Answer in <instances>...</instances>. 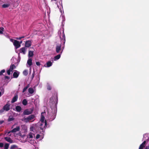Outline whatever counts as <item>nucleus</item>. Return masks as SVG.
Returning a JSON list of instances; mask_svg holds the SVG:
<instances>
[{"mask_svg": "<svg viewBox=\"0 0 149 149\" xmlns=\"http://www.w3.org/2000/svg\"><path fill=\"white\" fill-rule=\"evenodd\" d=\"M16 40L13 39L12 38H11L10 39V41L11 42H13V43L15 41V40Z\"/></svg>", "mask_w": 149, "mask_h": 149, "instance_id": "ea45409f", "label": "nucleus"}, {"mask_svg": "<svg viewBox=\"0 0 149 149\" xmlns=\"http://www.w3.org/2000/svg\"><path fill=\"white\" fill-rule=\"evenodd\" d=\"M4 122V120H0V124H2Z\"/></svg>", "mask_w": 149, "mask_h": 149, "instance_id": "a18cd8bd", "label": "nucleus"}, {"mask_svg": "<svg viewBox=\"0 0 149 149\" xmlns=\"http://www.w3.org/2000/svg\"><path fill=\"white\" fill-rule=\"evenodd\" d=\"M45 119V117L42 115H41V122L40 123V125H43L44 123V120Z\"/></svg>", "mask_w": 149, "mask_h": 149, "instance_id": "2eb2a0df", "label": "nucleus"}, {"mask_svg": "<svg viewBox=\"0 0 149 149\" xmlns=\"http://www.w3.org/2000/svg\"><path fill=\"white\" fill-rule=\"evenodd\" d=\"M11 132H11V131H10L8 132V134H9Z\"/></svg>", "mask_w": 149, "mask_h": 149, "instance_id": "3c124183", "label": "nucleus"}, {"mask_svg": "<svg viewBox=\"0 0 149 149\" xmlns=\"http://www.w3.org/2000/svg\"><path fill=\"white\" fill-rule=\"evenodd\" d=\"M10 5L9 4H3L2 5V7L3 8H6L8 7Z\"/></svg>", "mask_w": 149, "mask_h": 149, "instance_id": "393cba45", "label": "nucleus"}, {"mask_svg": "<svg viewBox=\"0 0 149 149\" xmlns=\"http://www.w3.org/2000/svg\"><path fill=\"white\" fill-rule=\"evenodd\" d=\"M31 45V42L30 40L26 41L25 43V47H30Z\"/></svg>", "mask_w": 149, "mask_h": 149, "instance_id": "0eeeda50", "label": "nucleus"}, {"mask_svg": "<svg viewBox=\"0 0 149 149\" xmlns=\"http://www.w3.org/2000/svg\"><path fill=\"white\" fill-rule=\"evenodd\" d=\"M10 105L9 104H6L3 107L5 111H8L10 109Z\"/></svg>", "mask_w": 149, "mask_h": 149, "instance_id": "423d86ee", "label": "nucleus"}, {"mask_svg": "<svg viewBox=\"0 0 149 149\" xmlns=\"http://www.w3.org/2000/svg\"><path fill=\"white\" fill-rule=\"evenodd\" d=\"M4 28L2 27H0V34H2L3 32V31Z\"/></svg>", "mask_w": 149, "mask_h": 149, "instance_id": "7c9ffc66", "label": "nucleus"}, {"mask_svg": "<svg viewBox=\"0 0 149 149\" xmlns=\"http://www.w3.org/2000/svg\"><path fill=\"white\" fill-rule=\"evenodd\" d=\"M15 109L17 111L20 112L22 110V108L20 106H17L15 107Z\"/></svg>", "mask_w": 149, "mask_h": 149, "instance_id": "dca6fc26", "label": "nucleus"}, {"mask_svg": "<svg viewBox=\"0 0 149 149\" xmlns=\"http://www.w3.org/2000/svg\"><path fill=\"white\" fill-rule=\"evenodd\" d=\"M3 146V143H0V147L2 148Z\"/></svg>", "mask_w": 149, "mask_h": 149, "instance_id": "a19ab883", "label": "nucleus"}, {"mask_svg": "<svg viewBox=\"0 0 149 149\" xmlns=\"http://www.w3.org/2000/svg\"><path fill=\"white\" fill-rule=\"evenodd\" d=\"M4 139L6 141L10 143H12L13 142V140L11 139L10 137H6L4 138Z\"/></svg>", "mask_w": 149, "mask_h": 149, "instance_id": "ddd939ff", "label": "nucleus"}, {"mask_svg": "<svg viewBox=\"0 0 149 149\" xmlns=\"http://www.w3.org/2000/svg\"><path fill=\"white\" fill-rule=\"evenodd\" d=\"M145 149H149V146H146Z\"/></svg>", "mask_w": 149, "mask_h": 149, "instance_id": "09e8293b", "label": "nucleus"}, {"mask_svg": "<svg viewBox=\"0 0 149 149\" xmlns=\"http://www.w3.org/2000/svg\"><path fill=\"white\" fill-rule=\"evenodd\" d=\"M18 98V96L17 95H16L13 98L12 100L11 101V102L12 103H13L15 102H16Z\"/></svg>", "mask_w": 149, "mask_h": 149, "instance_id": "9b49d317", "label": "nucleus"}, {"mask_svg": "<svg viewBox=\"0 0 149 149\" xmlns=\"http://www.w3.org/2000/svg\"><path fill=\"white\" fill-rule=\"evenodd\" d=\"M25 37L24 36H23L22 37H17L16 38H15L17 39V40H20L21 39L24 38Z\"/></svg>", "mask_w": 149, "mask_h": 149, "instance_id": "f704fd0d", "label": "nucleus"}, {"mask_svg": "<svg viewBox=\"0 0 149 149\" xmlns=\"http://www.w3.org/2000/svg\"><path fill=\"white\" fill-rule=\"evenodd\" d=\"M61 45L59 44L57 45L56 47V52L57 53H59L61 50Z\"/></svg>", "mask_w": 149, "mask_h": 149, "instance_id": "1a4fd4ad", "label": "nucleus"}, {"mask_svg": "<svg viewBox=\"0 0 149 149\" xmlns=\"http://www.w3.org/2000/svg\"><path fill=\"white\" fill-rule=\"evenodd\" d=\"M35 117L34 115H31L29 116L27 118H24V120L25 122H27L32 120Z\"/></svg>", "mask_w": 149, "mask_h": 149, "instance_id": "7ed1b4c3", "label": "nucleus"}, {"mask_svg": "<svg viewBox=\"0 0 149 149\" xmlns=\"http://www.w3.org/2000/svg\"><path fill=\"white\" fill-rule=\"evenodd\" d=\"M4 78H5V79H9L10 78V77H9L8 76H5Z\"/></svg>", "mask_w": 149, "mask_h": 149, "instance_id": "37998d69", "label": "nucleus"}, {"mask_svg": "<svg viewBox=\"0 0 149 149\" xmlns=\"http://www.w3.org/2000/svg\"><path fill=\"white\" fill-rule=\"evenodd\" d=\"M33 108H32L29 109H27L23 112V114L24 115H29L33 113Z\"/></svg>", "mask_w": 149, "mask_h": 149, "instance_id": "f03ea898", "label": "nucleus"}, {"mask_svg": "<svg viewBox=\"0 0 149 149\" xmlns=\"http://www.w3.org/2000/svg\"><path fill=\"white\" fill-rule=\"evenodd\" d=\"M58 96L56 93H54L53 96L50 99L49 104H52L53 107H56L58 103Z\"/></svg>", "mask_w": 149, "mask_h": 149, "instance_id": "f257e3e1", "label": "nucleus"}, {"mask_svg": "<svg viewBox=\"0 0 149 149\" xmlns=\"http://www.w3.org/2000/svg\"><path fill=\"white\" fill-rule=\"evenodd\" d=\"M12 72V71L9 69L7 71V73L8 75H10L11 73L10 72Z\"/></svg>", "mask_w": 149, "mask_h": 149, "instance_id": "2f4dec72", "label": "nucleus"}, {"mask_svg": "<svg viewBox=\"0 0 149 149\" xmlns=\"http://www.w3.org/2000/svg\"><path fill=\"white\" fill-rule=\"evenodd\" d=\"M19 74V72L17 71H16L15 72H14L13 74V76L14 78H17L18 77Z\"/></svg>", "mask_w": 149, "mask_h": 149, "instance_id": "9d476101", "label": "nucleus"}, {"mask_svg": "<svg viewBox=\"0 0 149 149\" xmlns=\"http://www.w3.org/2000/svg\"><path fill=\"white\" fill-rule=\"evenodd\" d=\"M17 146L15 145H13L11 146L10 149H17Z\"/></svg>", "mask_w": 149, "mask_h": 149, "instance_id": "cd10ccee", "label": "nucleus"}, {"mask_svg": "<svg viewBox=\"0 0 149 149\" xmlns=\"http://www.w3.org/2000/svg\"><path fill=\"white\" fill-rule=\"evenodd\" d=\"M44 123H45V126H46V125H47V121L46 120H45V122H44Z\"/></svg>", "mask_w": 149, "mask_h": 149, "instance_id": "de8ad7c7", "label": "nucleus"}, {"mask_svg": "<svg viewBox=\"0 0 149 149\" xmlns=\"http://www.w3.org/2000/svg\"><path fill=\"white\" fill-rule=\"evenodd\" d=\"M61 31H61V29H60V31H59L58 32V34H61Z\"/></svg>", "mask_w": 149, "mask_h": 149, "instance_id": "49530a36", "label": "nucleus"}, {"mask_svg": "<svg viewBox=\"0 0 149 149\" xmlns=\"http://www.w3.org/2000/svg\"><path fill=\"white\" fill-rule=\"evenodd\" d=\"M33 55V51H29V52L28 54V56L29 57H32Z\"/></svg>", "mask_w": 149, "mask_h": 149, "instance_id": "aec40b11", "label": "nucleus"}, {"mask_svg": "<svg viewBox=\"0 0 149 149\" xmlns=\"http://www.w3.org/2000/svg\"><path fill=\"white\" fill-rule=\"evenodd\" d=\"M22 41H21V42H20V44H21V43H22Z\"/></svg>", "mask_w": 149, "mask_h": 149, "instance_id": "864d4df0", "label": "nucleus"}, {"mask_svg": "<svg viewBox=\"0 0 149 149\" xmlns=\"http://www.w3.org/2000/svg\"><path fill=\"white\" fill-rule=\"evenodd\" d=\"M16 68V67L15 65L14 64H11L10 66L9 69L12 71L13 70L15 69Z\"/></svg>", "mask_w": 149, "mask_h": 149, "instance_id": "f3484780", "label": "nucleus"}, {"mask_svg": "<svg viewBox=\"0 0 149 149\" xmlns=\"http://www.w3.org/2000/svg\"><path fill=\"white\" fill-rule=\"evenodd\" d=\"M26 48L25 47H23L21 48L20 50V53H23V54H25V52Z\"/></svg>", "mask_w": 149, "mask_h": 149, "instance_id": "4468645a", "label": "nucleus"}, {"mask_svg": "<svg viewBox=\"0 0 149 149\" xmlns=\"http://www.w3.org/2000/svg\"><path fill=\"white\" fill-rule=\"evenodd\" d=\"M27 63L29 66H31L32 65V59L30 58L27 61Z\"/></svg>", "mask_w": 149, "mask_h": 149, "instance_id": "a211bd4d", "label": "nucleus"}, {"mask_svg": "<svg viewBox=\"0 0 149 149\" xmlns=\"http://www.w3.org/2000/svg\"><path fill=\"white\" fill-rule=\"evenodd\" d=\"M5 72V70L4 69L2 70L0 72V76H1L3 74V73H4Z\"/></svg>", "mask_w": 149, "mask_h": 149, "instance_id": "c756f323", "label": "nucleus"}, {"mask_svg": "<svg viewBox=\"0 0 149 149\" xmlns=\"http://www.w3.org/2000/svg\"><path fill=\"white\" fill-rule=\"evenodd\" d=\"M40 134H37L36 136V139H38L40 138Z\"/></svg>", "mask_w": 149, "mask_h": 149, "instance_id": "58836bf2", "label": "nucleus"}, {"mask_svg": "<svg viewBox=\"0 0 149 149\" xmlns=\"http://www.w3.org/2000/svg\"><path fill=\"white\" fill-rule=\"evenodd\" d=\"M13 44L16 49L19 48L21 46L20 43L19 42L16 40H15Z\"/></svg>", "mask_w": 149, "mask_h": 149, "instance_id": "20e7f679", "label": "nucleus"}, {"mask_svg": "<svg viewBox=\"0 0 149 149\" xmlns=\"http://www.w3.org/2000/svg\"><path fill=\"white\" fill-rule=\"evenodd\" d=\"M61 57V54H59L55 56L54 57V59L55 60H58Z\"/></svg>", "mask_w": 149, "mask_h": 149, "instance_id": "5701e85b", "label": "nucleus"}, {"mask_svg": "<svg viewBox=\"0 0 149 149\" xmlns=\"http://www.w3.org/2000/svg\"><path fill=\"white\" fill-rule=\"evenodd\" d=\"M29 86L30 85L29 84L27 85L24 88L22 91V92H24L27 90V89L29 87Z\"/></svg>", "mask_w": 149, "mask_h": 149, "instance_id": "b1692460", "label": "nucleus"}, {"mask_svg": "<svg viewBox=\"0 0 149 149\" xmlns=\"http://www.w3.org/2000/svg\"><path fill=\"white\" fill-rule=\"evenodd\" d=\"M43 125H40V129L41 130H42V131H43V129H44V128L45 127V126H44V127H42V126Z\"/></svg>", "mask_w": 149, "mask_h": 149, "instance_id": "e433bc0d", "label": "nucleus"}, {"mask_svg": "<svg viewBox=\"0 0 149 149\" xmlns=\"http://www.w3.org/2000/svg\"><path fill=\"white\" fill-rule=\"evenodd\" d=\"M5 111L4 109L3 108L2 109L0 110V114H2L4 111Z\"/></svg>", "mask_w": 149, "mask_h": 149, "instance_id": "c9c22d12", "label": "nucleus"}, {"mask_svg": "<svg viewBox=\"0 0 149 149\" xmlns=\"http://www.w3.org/2000/svg\"><path fill=\"white\" fill-rule=\"evenodd\" d=\"M62 51H61V53H62Z\"/></svg>", "mask_w": 149, "mask_h": 149, "instance_id": "5fc2aeb1", "label": "nucleus"}, {"mask_svg": "<svg viewBox=\"0 0 149 149\" xmlns=\"http://www.w3.org/2000/svg\"><path fill=\"white\" fill-rule=\"evenodd\" d=\"M20 127L19 126H17L16 128H14L11 130L12 133H15L19 131Z\"/></svg>", "mask_w": 149, "mask_h": 149, "instance_id": "6e6552de", "label": "nucleus"}, {"mask_svg": "<svg viewBox=\"0 0 149 149\" xmlns=\"http://www.w3.org/2000/svg\"><path fill=\"white\" fill-rule=\"evenodd\" d=\"M32 76H33H33H34V74H32Z\"/></svg>", "mask_w": 149, "mask_h": 149, "instance_id": "603ef678", "label": "nucleus"}, {"mask_svg": "<svg viewBox=\"0 0 149 149\" xmlns=\"http://www.w3.org/2000/svg\"><path fill=\"white\" fill-rule=\"evenodd\" d=\"M33 126L31 127H30V130L31 131H33Z\"/></svg>", "mask_w": 149, "mask_h": 149, "instance_id": "c03bdc74", "label": "nucleus"}, {"mask_svg": "<svg viewBox=\"0 0 149 149\" xmlns=\"http://www.w3.org/2000/svg\"><path fill=\"white\" fill-rule=\"evenodd\" d=\"M14 120V118H9L8 119V121H13Z\"/></svg>", "mask_w": 149, "mask_h": 149, "instance_id": "72a5a7b5", "label": "nucleus"}, {"mask_svg": "<svg viewBox=\"0 0 149 149\" xmlns=\"http://www.w3.org/2000/svg\"><path fill=\"white\" fill-rule=\"evenodd\" d=\"M9 144L8 143H6L4 146V149H8Z\"/></svg>", "mask_w": 149, "mask_h": 149, "instance_id": "a878e982", "label": "nucleus"}, {"mask_svg": "<svg viewBox=\"0 0 149 149\" xmlns=\"http://www.w3.org/2000/svg\"><path fill=\"white\" fill-rule=\"evenodd\" d=\"M146 143V141H144L140 146L139 149H143V148L145 147Z\"/></svg>", "mask_w": 149, "mask_h": 149, "instance_id": "f8f14e48", "label": "nucleus"}, {"mask_svg": "<svg viewBox=\"0 0 149 149\" xmlns=\"http://www.w3.org/2000/svg\"><path fill=\"white\" fill-rule=\"evenodd\" d=\"M46 64L47 67H49L52 65V63L51 61H49Z\"/></svg>", "mask_w": 149, "mask_h": 149, "instance_id": "412c9836", "label": "nucleus"}, {"mask_svg": "<svg viewBox=\"0 0 149 149\" xmlns=\"http://www.w3.org/2000/svg\"><path fill=\"white\" fill-rule=\"evenodd\" d=\"M1 95H2V94H1V91H0V97L1 96Z\"/></svg>", "mask_w": 149, "mask_h": 149, "instance_id": "8fccbe9b", "label": "nucleus"}, {"mask_svg": "<svg viewBox=\"0 0 149 149\" xmlns=\"http://www.w3.org/2000/svg\"><path fill=\"white\" fill-rule=\"evenodd\" d=\"M28 91L29 93L32 94L34 93V90L32 88H29L28 89Z\"/></svg>", "mask_w": 149, "mask_h": 149, "instance_id": "6ab92c4d", "label": "nucleus"}, {"mask_svg": "<svg viewBox=\"0 0 149 149\" xmlns=\"http://www.w3.org/2000/svg\"><path fill=\"white\" fill-rule=\"evenodd\" d=\"M0 90L1 91L2 93H3L4 92V89L3 88V87H0Z\"/></svg>", "mask_w": 149, "mask_h": 149, "instance_id": "473e14b6", "label": "nucleus"}, {"mask_svg": "<svg viewBox=\"0 0 149 149\" xmlns=\"http://www.w3.org/2000/svg\"><path fill=\"white\" fill-rule=\"evenodd\" d=\"M27 138H29L30 139L32 138H33V133L30 132L27 136Z\"/></svg>", "mask_w": 149, "mask_h": 149, "instance_id": "bb28decb", "label": "nucleus"}, {"mask_svg": "<svg viewBox=\"0 0 149 149\" xmlns=\"http://www.w3.org/2000/svg\"><path fill=\"white\" fill-rule=\"evenodd\" d=\"M47 89L48 90H50L51 89V87L49 85H48L47 86Z\"/></svg>", "mask_w": 149, "mask_h": 149, "instance_id": "4c0bfd02", "label": "nucleus"}, {"mask_svg": "<svg viewBox=\"0 0 149 149\" xmlns=\"http://www.w3.org/2000/svg\"><path fill=\"white\" fill-rule=\"evenodd\" d=\"M62 29H63V33L62 34V37H61V36H59L60 38L61 39V40H63V43H65V34L64 33V30L63 28H62Z\"/></svg>", "mask_w": 149, "mask_h": 149, "instance_id": "39448f33", "label": "nucleus"}, {"mask_svg": "<svg viewBox=\"0 0 149 149\" xmlns=\"http://www.w3.org/2000/svg\"><path fill=\"white\" fill-rule=\"evenodd\" d=\"M36 64L38 66H39L40 65V64L39 62H36Z\"/></svg>", "mask_w": 149, "mask_h": 149, "instance_id": "79ce46f5", "label": "nucleus"}, {"mask_svg": "<svg viewBox=\"0 0 149 149\" xmlns=\"http://www.w3.org/2000/svg\"><path fill=\"white\" fill-rule=\"evenodd\" d=\"M28 103L27 100L25 99H24L22 101V104L24 105H26Z\"/></svg>", "mask_w": 149, "mask_h": 149, "instance_id": "4be33fe9", "label": "nucleus"}, {"mask_svg": "<svg viewBox=\"0 0 149 149\" xmlns=\"http://www.w3.org/2000/svg\"><path fill=\"white\" fill-rule=\"evenodd\" d=\"M28 71L27 70H25L23 72V74L25 76H26L28 74Z\"/></svg>", "mask_w": 149, "mask_h": 149, "instance_id": "c85d7f7f", "label": "nucleus"}]
</instances>
